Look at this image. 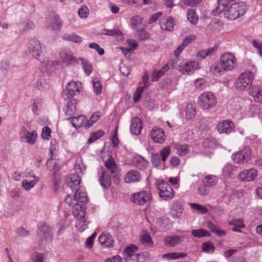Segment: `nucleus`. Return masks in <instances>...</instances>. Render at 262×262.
I'll return each instance as SVG.
<instances>
[{"instance_id": "nucleus-1", "label": "nucleus", "mask_w": 262, "mask_h": 262, "mask_svg": "<svg viewBox=\"0 0 262 262\" xmlns=\"http://www.w3.org/2000/svg\"><path fill=\"white\" fill-rule=\"evenodd\" d=\"M81 178L77 174L70 176L67 180V183L73 191H75L74 195V201L76 203L86 204L88 202V198L85 192L80 189V184Z\"/></svg>"}, {"instance_id": "nucleus-2", "label": "nucleus", "mask_w": 262, "mask_h": 262, "mask_svg": "<svg viewBox=\"0 0 262 262\" xmlns=\"http://www.w3.org/2000/svg\"><path fill=\"white\" fill-rule=\"evenodd\" d=\"M248 8L245 2H235L231 5L227 6L224 12L225 18L229 20H235L243 17Z\"/></svg>"}, {"instance_id": "nucleus-3", "label": "nucleus", "mask_w": 262, "mask_h": 262, "mask_svg": "<svg viewBox=\"0 0 262 262\" xmlns=\"http://www.w3.org/2000/svg\"><path fill=\"white\" fill-rule=\"evenodd\" d=\"M138 247L134 245L128 246L123 252L125 262H145L147 256L144 253H138Z\"/></svg>"}, {"instance_id": "nucleus-4", "label": "nucleus", "mask_w": 262, "mask_h": 262, "mask_svg": "<svg viewBox=\"0 0 262 262\" xmlns=\"http://www.w3.org/2000/svg\"><path fill=\"white\" fill-rule=\"evenodd\" d=\"M85 207L81 204H77L74 207L73 215L77 219L76 227L80 232L84 231L88 227V223L85 219Z\"/></svg>"}, {"instance_id": "nucleus-5", "label": "nucleus", "mask_w": 262, "mask_h": 262, "mask_svg": "<svg viewBox=\"0 0 262 262\" xmlns=\"http://www.w3.org/2000/svg\"><path fill=\"white\" fill-rule=\"evenodd\" d=\"M217 102L216 96L211 92H206L200 95L198 104L202 108L205 110L214 108Z\"/></svg>"}, {"instance_id": "nucleus-6", "label": "nucleus", "mask_w": 262, "mask_h": 262, "mask_svg": "<svg viewBox=\"0 0 262 262\" xmlns=\"http://www.w3.org/2000/svg\"><path fill=\"white\" fill-rule=\"evenodd\" d=\"M220 62L225 71H231L236 68L237 59L234 54L226 52L221 56Z\"/></svg>"}, {"instance_id": "nucleus-7", "label": "nucleus", "mask_w": 262, "mask_h": 262, "mask_svg": "<svg viewBox=\"0 0 262 262\" xmlns=\"http://www.w3.org/2000/svg\"><path fill=\"white\" fill-rule=\"evenodd\" d=\"M253 79V74L250 71H245L242 73L235 81V85L238 91H244L251 85Z\"/></svg>"}, {"instance_id": "nucleus-8", "label": "nucleus", "mask_w": 262, "mask_h": 262, "mask_svg": "<svg viewBox=\"0 0 262 262\" xmlns=\"http://www.w3.org/2000/svg\"><path fill=\"white\" fill-rule=\"evenodd\" d=\"M37 235L41 242L52 240L53 232L52 228L48 223L41 222L37 225Z\"/></svg>"}, {"instance_id": "nucleus-9", "label": "nucleus", "mask_w": 262, "mask_h": 262, "mask_svg": "<svg viewBox=\"0 0 262 262\" xmlns=\"http://www.w3.org/2000/svg\"><path fill=\"white\" fill-rule=\"evenodd\" d=\"M157 187L159 191L160 197L163 200H169L174 197V191L167 182L161 180V182L157 185Z\"/></svg>"}, {"instance_id": "nucleus-10", "label": "nucleus", "mask_w": 262, "mask_h": 262, "mask_svg": "<svg viewBox=\"0 0 262 262\" xmlns=\"http://www.w3.org/2000/svg\"><path fill=\"white\" fill-rule=\"evenodd\" d=\"M81 88V83L79 81H72L69 82L62 93L63 99L67 100L71 99L77 93L80 91Z\"/></svg>"}, {"instance_id": "nucleus-11", "label": "nucleus", "mask_w": 262, "mask_h": 262, "mask_svg": "<svg viewBox=\"0 0 262 262\" xmlns=\"http://www.w3.org/2000/svg\"><path fill=\"white\" fill-rule=\"evenodd\" d=\"M158 153H152L151 155V162L154 167H158L160 165L161 160L163 162H165L170 154V149L169 146H166L162 148Z\"/></svg>"}, {"instance_id": "nucleus-12", "label": "nucleus", "mask_w": 262, "mask_h": 262, "mask_svg": "<svg viewBox=\"0 0 262 262\" xmlns=\"http://www.w3.org/2000/svg\"><path fill=\"white\" fill-rule=\"evenodd\" d=\"M251 150L247 146L232 155L233 161L238 164L247 163L251 159Z\"/></svg>"}, {"instance_id": "nucleus-13", "label": "nucleus", "mask_w": 262, "mask_h": 262, "mask_svg": "<svg viewBox=\"0 0 262 262\" xmlns=\"http://www.w3.org/2000/svg\"><path fill=\"white\" fill-rule=\"evenodd\" d=\"M151 199V195L149 191L142 190L133 193L130 198L131 202L135 204L143 205L147 203Z\"/></svg>"}, {"instance_id": "nucleus-14", "label": "nucleus", "mask_w": 262, "mask_h": 262, "mask_svg": "<svg viewBox=\"0 0 262 262\" xmlns=\"http://www.w3.org/2000/svg\"><path fill=\"white\" fill-rule=\"evenodd\" d=\"M28 50L32 56L37 60L40 59L42 54L39 40L36 38L31 39L27 45Z\"/></svg>"}, {"instance_id": "nucleus-15", "label": "nucleus", "mask_w": 262, "mask_h": 262, "mask_svg": "<svg viewBox=\"0 0 262 262\" xmlns=\"http://www.w3.org/2000/svg\"><path fill=\"white\" fill-rule=\"evenodd\" d=\"M234 128L233 122L230 120H222L219 122L216 128L220 134H229Z\"/></svg>"}, {"instance_id": "nucleus-16", "label": "nucleus", "mask_w": 262, "mask_h": 262, "mask_svg": "<svg viewBox=\"0 0 262 262\" xmlns=\"http://www.w3.org/2000/svg\"><path fill=\"white\" fill-rule=\"evenodd\" d=\"M170 209V215L173 219H179L180 218L182 215L184 208L180 201L175 200L171 204Z\"/></svg>"}, {"instance_id": "nucleus-17", "label": "nucleus", "mask_w": 262, "mask_h": 262, "mask_svg": "<svg viewBox=\"0 0 262 262\" xmlns=\"http://www.w3.org/2000/svg\"><path fill=\"white\" fill-rule=\"evenodd\" d=\"M60 57L63 62L67 66L74 64L76 61L72 52L67 49L61 50L59 53Z\"/></svg>"}, {"instance_id": "nucleus-18", "label": "nucleus", "mask_w": 262, "mask_h": 262, "mask_svg": "<svg viewBox=\"0 0 262 262\" xmlns=\"http://www.w3.org/2000/svg\"><path fill=\"white\" fill-rule=\"evenodd\" d=\"M257 176V171L251 168L244 170L238 174V178L242 181L251 182L254 180Z\"/></svg>"}, {"instance_id": "nucleus-19", "label": "nucleus", "mask_w": 262, "mask_h": 262, "mask_svg": "<svg viewBox=\"0 0 262 262\" xmlns=\"http://www.w3.org/2000/svg\"><path fill=\"white\" fill-rule=\"evenodd\" d=\"M105 166L106 168L105 171H108L110 173L113 174V178L114 182L117 183L119 177L116 173L117 171V165L114 160L110 157L105 162Z\"/></svg>"}, {"instance_id": "nucleus-20", "label": "nucleus", "mask_w": 262, "mask_h": 262, "mask_svg": "<svg viewBox=\"0 0 262 262\" xmlns=\"http://www.w3.org/2000/svg\"><path fill=\"white\" fill-rule=\"evenodd\" d=\"M112 177L113 174L108 171H103L99 180L100 185L104 189L108 188L111 185Z\"/></svg>"}, {"instance_id": "nucleus-21", "label": "nucleus", "mask_w": 262, "mask_h": 262, "mask_svg": "<svg viewBox=\"0 0 262 262\" xmlns=\"http://www.w3.org/2000/svg\"><path fill=\"white\" fill-rule=\"evenodd\" d=\"M150 136L155 142L159 143H163L165 140L164 131L159 128H154L151 131Z\"/></svg>"}, {"instance_id": "nucleus-22", "label": "nucleus", "mask_w": 262, "mask_h": 262, "mask_svg": "<svg viewBox=\"0 0 262 262\" xmlns=\"http://www.w3.org/2000/svg\"><path fill=\"white\" fill-rule=\"evenodd\" d=\"M184 237L182 236L174 235L166 237L163 242L169 247H173L183 242Z\"/></svg>"}, {"instance_id": "nucleus-23", "label": "nucleus", "mask_w": 262, "mask_h": 262, "mask_svg": "<svg viewBox=\"0 0 262 262\" xmlns=\"http://www.w3.org/2000/svg\"><path fill=\"white\" fill-rule=\"evenodd\" d=\"M141 179L140 173L137 170H131L124 176V181L126 183H133L139 182Z\"/></svg>"}, {"instance_id": "nucleus-24", "label": "nucleus", "mask_w": 262, "mask_h": 262, "mask_svg": "<svg viewBox=\"0 0 262 262\" xmlns=\"http://www.w3.org/2000/svg\"><path fill=\"white\" fill-rule=\"evenodd\" d=\"M197 69L194 62L189 61L179 66V70L183 74H191Z\"/></svg>"}, {"instance_id": "nucleus-25", "label": "nucleus", "mask_w": 262, "mask_h": 262, "mask_svg": "<svg viewBox=\"0 0 262 262\" xmlns=\"http://www.w3.org/2000/svg\"><path fill=\"white\" fill-rule=\"evenodd\" d=\"M142 128L141 120L137 117L133 118L132 123L130 125V130L132 134L139 135L141 133Z\"/></svg>"}, {"instance_id": "nucleus-26", "label": "nucleus", "mask_w": 262, "mask_h": 262, "mask_svg": "<svg viewBox=\"0 0 262 262\" xmlns=\"http://www.w3.org/2000/svg\"><path fill=\"white\" fill-rule=\"evenodd\" d=\"M29 176L33 178V180L30 181L23 180L21 182L22 187L26 190H29L32 189L39 180V177L34 174L32 175L30 172L26 173V177H28Z\"/></svg>"}, {"instance_id": "nucleus-27", "label": "nucleus", "mask_w": 262, "mask_h": 262, "mask_svg": "<svg viewBox=\"0 0 262 262\" xmlns=\"http://www.w3.org/2000/svg\"><path fill=\"white\" fill-rule=\"evenodd\" d=\"M70 120L73 127L75 128H79L84 127L85 128V121L86 118L83 115H80L75 117L68 119Z\"/></svg>"}, {"instance_id": "nucleus-28", "label": "nucleus", "mask_w": 262, "mask_h": 262, "mask_svg": "<svg viewBox=\"0 0 262 262\" xmlns=\"http://www.w3.org/2000/svg\"><path fill=\"white\" fill-rule=\"evenodd\" d=\"M99 241L102 246L110 248L114 246V240L112 236L109 233H103L99 237Z\"/></svg>"}, {"instance_id": "nucleus-29", "label": "nucleus", "mask_w": 262, "mask_h": 262, "mask_svg": "<svg viewBox=\"0 0 262 262\" xmlns=\"http://www.w3.org/2000/svg\"><path fill=\"white\" fill-rule=\"evenodd\" d=\"M207 227L212 233L219 237H224L226 235V231L220 229L217 225L210 221L207 222Z\"/></svg>"}, {"instance_id": "nucleus-30", "label": "nucleus", "mask_w": 262, "mask_h": 262, "mask_svg": "<svg viewBox=\"0 0 262 262\" xmlns=\"http://www.w3.org/2000/svg\"><path fill=\"white\" fill-rule=\"evenodd\" d=\"M160 25L162 30L172 31L174 26V19L171 17L163 18L161 19Z\"/></svg>"}, {"instance_id": "nucleus-31", "label": "nucleus", "mask_w": 262, "mask_h": 262, "mask_svg": "<svg viewBox=\"0 0 262 262\" xmlns=\"http://www.w3.org/2000/svg\"><path fill=\"white\" fill-rule=\"evenodd\" d=\"M237 172V167L230 164H227L223 168V174L225 177H234L236 175Z\"/></svg>"}, {"instance_id": "nucleus-32", "label": "nucleus", "mask_w": 262, "mask_h": 262, "mask_svg": "<svg viewBox=\"0 0 262 262\" xmlns=\"http://www.w3.org/2000/svg\"><path fill=\"white\" fill-rule=\"evenodd\" d=\"M174 149L177 150V154L180 156H185L189 152L190 147L186 144H182L179 143L174 145Z\"/></svg>"}, {"instance_id": "nucleus-33", "label": "nucleus", "mask_w": 262, "mask_h": 262, "mask_svg": "<svg viewBox=\"0 0 262 262\" xmlns=\"http://www.w3.org/2000/svg\"><path fill=\"white\" fill-rule=\"evenodd\" d=\"M140 241L142 244L152 247L153 246V242L151 238L147 231H143L140 236Z\"/></svg>"}, {"instance_id": "nucleus-34", "label": "nucleus", "mask_w": 262, "mask_h": 262, "mask_svg": "<svg viewBox=\"0 0 262 262\" xmlns=\"http://www.w3.org/2000/svg\"><path fill=\"white\" fill-rule=\"evenodd\" d=\"M67 104V109L66 113L68 116H72L74 114L76 111V105L77 101L75 99H71L69 100Z\"/></svg>"}, {"instance_id": "nucleus-35", "label": "nucleus", "mask_w": 262, "mask_h": 262, "mask_svg": "<svg viewBox=\"0 0 262 262\" xmlns=\"http://www.w3.org/2000/svg\"><path fill=\"white\" fill-rule=\"evenodd\" d=\"M133 161L136 167L141 169L145 168L148 165V162L141 156L134 157Z\"/></svg>"}, {"instance_id": "nucleus-36", "label": "nucleus", "mask_w": 262, "mask_h": 262, "mask_svg": "<svg viewBox=\"0 0 262 262\" xmlns=\"http://www.w3.org/2000/svg\"><path fill=\"white\" fill-rule=\"evenodd\" d=\"M63 40L73 42L75 43H80L82 39V38L75 34H65L62 36Z\"/></svg>"}, {"instance_id": "nucleus-37", "label": "nucleus", "mask_w": 262, "mask_h": 262, "mask_svg": "<svg viewBox=\"0 0 262 262\" xmlns=\"http://www.w3.org/2000/svg\"><path fill=\"white\" fill-rule=\"evenodd\" d=\"M217 182V178L214 176H207L203 180V182L207 187H213Z\"/></svg>"}, {"instance_id": "nucleus-38", "label": "nucleus", "mask_w": 262, "mask_h": 262, "mask_svg": "<svg viewBox=\"0 0 262 262\" xmlns=\"http://www.w3.org/2000/svg\"><path fill=\"white\" fill-rule=\"evenodd\" d=\"M85 166L83 163L82 160L81 159H77L75 162L74 169L75 171L76 172L77 174L79 176V173L82 174L83 171L85 170ZM74 173H72L73 174ZM72 175V174H71ZM71 174L69 176L68 178L70 177Z\"/></svg>"}, {"instance_id": "nucleus-39", "label": "nucleus", "mask_w": 262, "mask_h": 262, "mask_svg": "<svg viewBox=\"0 0 262 262\" xmlns=\"http://www.w3.org/2000/svg\"><path fill=\"white\" fill-rule=\"evenodd\" d=\"M192 235L196 238H201L203 237H209L211 234L207 230L204 229H194L191 231Z\"/></svg>"}, {"instance_id": "nucleus-40", "label": "nucleus", "mask_w": 262, "mask_h": 262, "mask_svg": "<svg viewBox=\"0 0 262 262\" xmlns=\"http://www.w3.org/2000/svg\"><path fill=\"white\" fill-rule=\"evenodd\" d=\"M93 91L97 95H100L102 93V85L100 80L97 77H94L92 79Z\"/></svg>"}, {"instance_id": "nucleus-41", "label": "nucleus", "mask_w": 262, "mask_h": 262, "mask_svg": "<svg viewBox=\"0 0 262 262\" xmlns=\"http://www.w3.org/2000/svg\"><path fill=\"white\" fill-rule=\"evenodd\" d=\"M187 17L189 22L193 25L196 24L199 19V17L194 9H189L187 11Z\"/></svg>"}, {"instance_id": "nucleus-42", "label": "nucleus", "mask_w": 262, "mask_h": 262, "mask_svg": "<svg viewBox=\"0 0 262 262\" xmlns=\"http://www.w3.org/2000/svg\"><path fill=\"white\" fill-rule=\"evenodd\" d=\"M79 59L81 61V64L84 73L87 76H89L92 71V64L86 59L80 58Z\"/></svg>"}, {"instance_id": "nucleus-43", "label": "nucleus", "mask_w": 262, "mask_h": 262, "mask_svg": "<svg viewBox=\"0 0 262 262\" xmlns=\"http://www.w3.org/2000/svg\"><path fill=\"white\" fill-rule=\"evenodd\" d=\"M37 136V134L36 131H32V132H27L24 136V138L28 143L33 145L35 143Z\"/></svg>"}, {"instance_id": "nucleus-44", "label": "nucleus", "mask_w": 262, "mask_h": 262, "mask_svg": "<svg viewBox=\"0 0 262 262\" xmlns=\"http://www.w3.org/2000/svg\"><path fill=\"white\" fill-rule=\"evenodd\" d=\"M100 118V113L95 112L93 114L89 120L85 121V128H89L92 126Z\"/></svg>"}, {"instance_id": "nucleus-45", "label": "nucleus", "mask_w": 262, "mask_h": 262, "mask_svg": "<svg viewBox=\"0 0 262 262\" xmlns=\"http://www.w3.org/2000/svg\"><path fill=\"white\" fill-rule=\"evenodd\" d=\"M209 70L211 73L215 76H219L225 71L223 67L216 63L212 64L210 67Z\"/></svg>"}, {"instance_id": "nucleus-46", "label": "nucleus", "mask_w": 262, "mask_h": 262, "mask_svg": "<svg viewBox=\"0 0 262 262\" xmlns=\"http://www.w3.org/2000/svg\"><path fill=\"white\" fill-rule=\"evenodd\" d=\"M104 134V132L102 130H99L96 132L92 133L90 137H89L88 143L89 144H91L96 141L97 139H99L100 137H102Z\"/></svg>"}, {"instance_id": "nucleus-47", "label": "nucleus", "mask_w": 262, "mask_h": 262, "mask_svg": "<svg viewBox=\"0 0 262 262\" xmlns=\"http://www.w3.org/2000/svg\"><path fill=\"white\" fill-rule=\"evenodd\" d=\"M142 22V18L138 15L134 16L130 19V25L135 30L138 29L139 26L141 24Z\"/></svg>"}, {"instance_id": "nucleus-48", "label": "nucleus", "mask_w": 262, "mask_h": 262, "mask_svg": "<svg viewBox=\"0 0 262 262\" xmlns=\"http://www.w3.org/2000/svg\"><path fill=\"white\" fill-rule=\"evenodd\" d=\"M203 251L207 253H212L214 251V246L211 242H208L203 243L202 245Z\"/></svg>"}, {"instance_id": "nucleus-49", "label": "nucleus", "mask_w": 262, "mask_h": 262, "mask_svg": "<svg viewBox=\"0 0 262 262\" xmlns=\"http://www.w3.org/2000/svg\"><path fill=\"white\" fill-rule=\"evenodd\" d=\"M185 256L186 254L183 253H178L176 252H172L163 254L162 257L168 259H176L180 257H183Z\"/></svg>"}, {"instance_id": "nucleus-50", "label": "nucleus", "mask_w": 262, "mask_h": 262, "mask_svg": "<svg viewBox=\"0 0 262 262\" xmlns=\"http://www.w3.org/2000/svg\"><path fill=\"white\" fill-rule=\"evenodd\" d=\"M216 144V139L213 137H209L205 139L203 142V145L206 148H211Z\"/></svg>"}, {"instance_id": "nucleus-51", "label": "nucleus", "mask_w": 262, "mask_h": 262, "mask_svg": "<svg viewBox=\"0 0 262 262\" xmlns=\"http://www.w3.org/2000/svg\"><path fill=\"white\" fill-rule=\"evenodd\" d=\"M228 224L230 226L237 227V228H245L244 221L241 219H233L228 222Z\"/></svg>"}, {"instance_id": "nucleus-52", "label": "nucleus", "mask_w": 262, "mask_h": 262, "mask_svg": "<svg viewBox=\"0 0 262 262\" xmlns=\"http://www.w3.org/2000/svg\"><path fill=\"white\" fill-rule=\"evenodd\" d=\"M51 23L52 24V28L54 29H57L59 28L61 24V20L60 19L59 16L55 14H53L52 15Z\"/></svg>"}, {"instance_id": "nucleus-53", "label": "nucleus", "mask_w": 262, "mask_h": 262, "mask_svg": "<svg viewBox=\"0 0 262 262\" xmlns=\"http://www.w3.org/2000/svg\"><path fill=\"white\" fill-rule=\"evenodd\" d=\"M102 33L104 35L119 36L122 35L121 31L119 29H104L102 30Z\"/></svg>"}, {"instance_id": "nucleus-54", "label": "nucleus", "mask_w": 262, "mask_h": 262, "mask_svg": "<svg viewBox=\"0 0 262 262\" xmlns=\"http://www.w3.org/2000/svg\"><path fill=\"white\" fill-rule=\"evenodd\" d=\"M190 206L192 209H195L200 213L206 214L208 211L207 208L197 203H190Z\"/></svg>"}, {"instance_id": "nucleus-55", "label": "nucleus", "mask_w": 262, "mask_h": 262, "mask_svg": "<svg viewBox=\"0 0 262 262\" xmlns=\"http://www.w3.org/2000/svg\"><path fill=\"white\" fill-rule=\"evenodd\" d=\"M186 117L188 119H191L195 115V110L191 104H188L186 108Z\"/></svg>"}, {"instance_id": "nucleus-56", "label": "nucleus", "mask_w": 262, "mask_h": 262, "mask_svg": "<svg viewBox=\"0 0 262 262\" xmlns=\"http://www.w3.org/2000/svg\"><path fill=\"white\" fill-rule=\"evenodd\" d=\"M78 13L81 18H86L89 14L88 8L85 6H81L78 10Z\"/></svg>"}, {"instance_id": "nucleus-57", "label": "nucleus", "mask_w": 262, "mask_h": 262, "mask_svg": "<svg viewBox=\"0 0 262 262\" xmlns=\"http://www.w3.org/2000/svg\"><path fill=\"white\" fill-rule=\"evenodd\" d=\"M144 86H140L137 89L133 98L135 102H138L141 98V94L144 91Z\"/></svg>"}, {"instance_id": "nucleus-58", "label": "nucleus", "mask_w": 262, "mask_h": 262, "mask_svg": "<svg viewBox=\"0 0 262 262\" xmlns=\"http://www.w3.org/2000/svg\"><path fill=\"white\" fill-rule=\"evenodd\" d=\"M163 75V72L161 70H153L151 75V81L152 82L157 81Z\"/></svg>"}, {"instance_id": "nucleus-59", "label": "nucleus", "mask_w": 262, "mask_h": 262, "mask_svg": "<svg viewBox=\"0 0 262 262\" xmlns=\"http://www.w3.org/2000/svg\"><path fill=\"white\" fill-rule=\"evenodd\" d=\"M252 43L253 46L257 49L258 54L262 57V42L253 40Z\"/></svg>"}, {"instance_id": "nucleus-60", "label": "nucleus", "mask_w": 262, "mask_h": 262, "mask_svg": "<svg viewBox=\"0 0 262 262\" xmlns=\"http://www.w3.org/2000/svg\"><path fill=\"white\" fill-rule=\"evenodd\" d=\"M139 38L141 40H146L149 38V33L144 29L137 30Z\"/></svg>"}, {"instance_id": "nucleus-61", "label": "nucleus", "mask_w": 262, "mask_h": 262, "mask_svg": "<svg viewBox=\"0 0 262 262\" xmlns=\"http://www.w3.org/2000/svg\"><path fill=\"white\" fill-rule=\"evenodd\" d=\"M89 47L91 49H95L100 55H102L104 53V50L96 43H90Z\"/></svg>"}, {"instance_id": "nucleus-62", "label": "nucleus", "mask_w": 262, "mask_h": 262, "mask_svg": "<svg viewBox=\"0 0 262 262\" xmlns=\"http://www.w3.org/2000/svg\"><path fill=\"white\" fill-rule=\"evenodd\" d=\"M51 130L48 126H45L42 130L41 137L45 140H49L51 136Z\"/></svg>"}, {"instance_id": "nucleus-63", "label": "nucleus", "mask_w": 262, "mask_h": 262, "mask_svg": "<svg viewBox=\"0 0 262 262\" xmlns=\"http://www.w3.org/2000/svg\"><path fill=\"white\" fill-rule=\"evenodd\" d=\"M195 39V36H189L186 37L183 42L181 43L182 45L185 48L188 45L191 43L192 41H193Z\"/></svg>"}, {"instance_id": "nucleus-64", "label": "nucleus", "mask_w": 262, "mask_h": 262, "mask_svg": "<svg viewBox=\"0 0 262 262\" xmlns=\"http://www.w3.org/2000/svg\"><path fill=\"white\" fill-rule=\"evenodd\" d=\"M16 233L19 236L21 237H26L29 234V231L26 230L23 227L18 228L17 229Z\"/></svg>"}]
</instances>
